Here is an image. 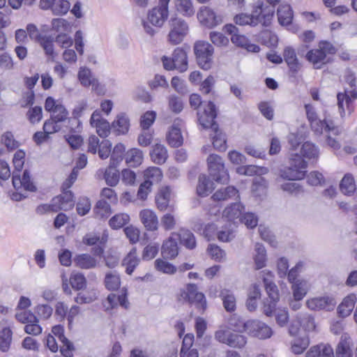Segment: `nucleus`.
I'll return each mask as SVG.
<instances>
[{
  "instance_id": "nucleus-1",
  "label": "nucleus",
  "mask_w": 357,
  "mask_h": 357,
  "mask_svg": "<svg viewBox=\"0 0 357 357\" xmlns=\"http://www.w3.org/2000/svg\"><path fill=\"white\" fill-rule=\"evenodd\" d=\"M198 115L200 124L205 128L211 129L210 135L213 139V147L219 151H225L227 149L226 139L225 135L219 130L218 125L215 121L217 111L214 103L209 101L204 107L203 113Z\"/></svg>"
},
{
  "instance_id": "nucleus-2",
  "label": "nucleus",
  "mask_w": 357,
  "mask_h": 357,
  "mask_svg": "<svg viewBox=\"0 0 357 357\" xmlns=\"http://www.w3.org/2000/svg\"><path fill=\"white\" fill-rule=\"evenodd\" d=\"M274 10L272 7L264 8V3H261L252 11L250 15L247 14H239L234 17L236 24L243 26L250 24L252 26L261 24L264 26L270 25Z\"/></svg>"
},
{
  "instance_id": "nucleus-3",
  "label": "nucleus",
  "mask_w": 357,
  "mask_h": 357,
  "mask_svg": "<svg viewBox=\"0 0 357 357\" xmlns=\"http://www.w3.org/2000/svg\"><path fill=\"white\" fill-rule=\"evenodd\" d=\"M167 41L172 45L181 44L189 32V25L183 18L174 16L168 21Z\"/></svg>"
},
{
  "instance_id": "nucleus-4",
  "label": "nucleus",
  "mask_w": 357,
  "mask_h": 357,
  "mask_svg": "<svg viewBox=\"0 0 357 357\" xmlns=\"http://www.w3.org/2000/svg\"><path fill=\"white\" fill-rule=\"evenodd\" d=\"M307 162L297 153H291L289 167L280 172V176L289 181L300 180L304 178Z\"/></svg>"
},
{
  "instance_id": "nucleus-5",
  "label": "nucleus",
  "mask_w": 357,
  "mask_h": 357,
  "mask_svg": "<svg viewBox=\"0 0 357 357\" xmlns=\"http://www.w3.org/2000/svg\"><path fill=\"white\" fill-rule=\"evenodd\" d=\"M234 319L230 321V325L234 328L235 331H247L253 337L259 339L269 338L272 335V330L266 324L258 320H249L246 322H241L240 325L233 323Z\"/></svg>"
},
{
  "instance_id": "nucleus-6",
  "label": "nucleus",
  "mask_w": 357,
  "mask_h": 357,
  "mask_svg": "<svg viewBox=\"0 0 357 357\" xmlns=\"http://www.w3.org/2000/svg\"><path fill=\"white\" fill-rule=\"evenodd\" d=\"M335 53V48L331 43L327 41H321L319 43L318 48L307 52L305 58L312 63L314 68L319 69L328 63L327 54Z\"/></svg>"
},
{
  "instance_id": "nucleus-7",
  "label": "nucleus",
  "mask_w": 357,
  "mask_h": 357,
  "mask_svg": "<svg viewBox=\"0 0 357 357\" xmlns=\"http://www.w3.org/2000/svg\"><path fill=\"white\" fill-rule=\"evenodd\" d=\"M193 49L199 66L204 70L210 69L213 63V46L206 41L199 40L195 43Z\"/></svg>"
},
{
  "instance_id": "nucleus-8",
  "label": "nucleus",
  "mask_w": 357,
  "mask_h": 357,
  "mask_svg": "<svg viewBox=\"0 0 357 357\" xmlns=\"http://www.w3.org/2000/svg\"><path fill=\"white\" fill-rule=\"evenodd\" d=\"M169 16V12H165L156 7L149 10L146 15V21L143 22V26L145 32L153 36L156 33V29L151 25L157 28L162 27Z\"/></svg>"
},
{
  "instance_id": "nucleus-9",
  "label": "nucleus",
  "mask_w": 357,
  "mask_h": 357,
  "mask_svg": "<svg viewBox=\"0 0 357 357\" xmlns=\"http://www.w3.org/2000/svg\"><path fill=\"white\" fill-rule=\"evenodd\" d=\"M206 161L209 174L213 180L222 183L229 180V174L220 156L216 154H210Z\"/></svg>"
},
{
  "instance_id": "nucleus-10",
  "label": "nucleus",
  "mask_w": 357,
  "mask_h": 357,
  "mask_svg": "<svg viewBox=\"0 0 357 357\" xmlns=\"http://www.w3.org/2000/svg\"><path fill=\"white\" fill-rule=\"evenodd\" d=\"M162 62L166 70H177L180 73H183L188 69V56L186 52L181 47L174 50L172 57H162Z\"/></svg>"
},
{
  "instance_id": "nucleus-11",
  "label": "nucleus",
  "mask_w": 357,
  "mask_h": 357,
  "mask_svg": "<svg viewBox=\"0 0 357 357\" xmlns=\"http://www.w3.org/2000/svg\"><path fill=\"white\" fill-rule=\"evenodd\" d=\"M226 33L231 35V41L236 46L245 49L250 52H259L260 47L250 43L249 40L244 36L238 33V29L233 24H229L224 26Z\"/></svg>"
},
{
  "instance_id": "nucleus-12",
  "label": "nucleus",
  "mask_w": 357,
  "mask_h": 357,
  "mask_svg": "<svg viewBox=\"0 0 357 357\" xmlns=\"http://www.w3.org/2000/svg\"><path fill=\"white\" fill-rule=\"evenodd\" d=\"M197 18L204 26L213 28L223 22L224 15L207 6H202L197 13Z\"/></svg>"
},
{
  "instance_id": "nucleus-13",
  "label": "nucleus",
  "mask_w": 357,
  "mask_h": 357,
  "mask_svg": "<svg viewBox=\"0 0 357 357\" xmlns=\"http://www.w3.org/2000/svg\"><path fill=\"white\" fill-rule=\"evenodd\" d=\"M337 302L333 297L323 296L308 299L306 301L307 307L312 310H333Z\"/></svg>"
},
{
  "instance_id": "nucleus-14",
  "label": "nucleus",
  "mask_w": 357,
  "mask_h": 357,
  "mask_svg": "<svg viewBox=\"0 0 357 357\" xmlns=\"http://www.w3.org/2000/svg\"><path fill=\"white\" fill-rule=\"evenodd\" d=\"M190 297V304L195 305L199 312L203 313L207 307V302L203 293L198 291L195 284L189 283L187 284Z\"/></svg>"
},
{
  "instance_id": "nucleus-15",
  "label": "nucleus",
  "mask_w": 357,
  "mask_h": 357,
  "mask_svg": "<svg viewBox=\"0 0 357 357\" xmlns=\"http://www.w3.org/2000/svg\"><path fill=\"white\" fill-rule=\"evenodd\" d=\"M183 126V121L181 119H176L171 126L167 135V140L169 144L173 147H178L183 144L181 128Z\"/></svg>"
},
{
  "instance_id": "nucleus-16",
  "label": "nucleus",
  "mask_w": 357,
  "mask_h": 357,
  "mask_svg": "<svg viewBox=\"0 0 357 357\" xmlns=\"http://www.w3.org/2000/svg\"><path fill=\"white\" fill-rule=\"evenodd\" d=\"M75 205L73 195L71 191L67 190L61 195L53 198V207L55 211L61 210L68 211Z\"/></svg>"
},
{
  "instance_id": "nucleus-17",
  "label": "nucleus",
  "mask_w": 357,
  "mask_h": 357,
  "mask_svg": "<svg viewBox=\"0 0 357 357\" xmlns=\"http://www.w3.org/2000/svg\"><path fill=\"white\" fill-rule=\"evenodd\" d=\"M139 218L144 227L151 231L158 229V219L155 213L150 209H143L139 213Z\"/></svg>"
},
{
  "instance_id": "nucleus-18",
  "label": "nucleus",
  "mask_w": 357,
  "mask_h": 357,
  "mask_svg": "<svg viewBox=\"0 0 357 357\" xmlns=\"http://www.w3.org/2000/svg\"><path fill=\"white\" fill-rule=\"evenodd\" d=\"M312 132L317 135H321L324 131L332 132L333 135H337L339 130L335 127L331 121L326 119L320 120L319 119L310 124Z\"/></svg>"
},
{
  "instance_id": "nucleus-19",
  "label": "nucleus",
  "mask_w": 357,
  "mask_h": 357,
  "mask_svg": "<svg viewBox=\"0 0 357 357\" xmlns=\"http://www.w3.org/2000/svg\"><path fill=\"white\" fill-rule=\"evenodd\" d=\"M172 236H176L180 243L188 250H193L197 246L195 236L189 229L181 228L177 232H173Z\"/></svg>"
},
{
  "instance_id": "nucleus-20",
  "label": "nucleus",
  "mask_w": 357,
  "mask_h": 357,
  "mask_svg": "<svg viewBox=\"0 0 357 357\" xmlns=\"http://www.w3.org/2000/svg\"><path fill=\"white\" fill-rule=\"evenodd\" d=\"M52 332L63 344L60 349L61 354L66 357H70L73 344L63 335V328L59 325L55 326L52 328Z\"/></svg>"
},
{
  "instance_id": "nucleus-21",
  "label": "nucleus",
  "mask_w": 357,
  "mask_h": 357,
  "mask_svg": "<svg viewBox=\"0 0 357 357\" xmlns=\"http://www.w3.org/2000/svg\"><path fill=\"white\" fill-rule=\"evenodd\" d=\"M13 185L15 189L23 187L26 190L34 192L36 190L35 185L31 180V176L28 170H25L23 173L22 178L20 175L13 172Z\"/></svg>"
},
{
  "instance_id": "nucleus-22",
  "label": "nucleus",
  "mask_w": 357,
  "mask_h": 357,
  "mask_svg": "<svg viewBox=\"0 0 357 357\" xmlns=\"http://www.w3.org/2000/svg\"><path fill=\"white\" fill-rule=\"evenodd\" d=\"M172 236H170L163 243L161 248V252L164 258L172 259L178 255V245L177 239Z\"/></svg>"
},
{
  "instance_id": "nucleus-23",
  "label": "nucleus",
  "mask_w": 357,
  "mask_h": 357,
  "mask_svg": "<svg viewBox=\"0 0 357 357\" xmlns=\"http://www.w3.org/2000/svg\"><path fill=\"white\" fill-rule=\"evenodd\" d=\"M262 273L263 281L268 298L272 301H278L279 292L278 287L273 282V275L271 271H264Z\"/></svg>"
},
{
  "instance_id": "nucleus-24",
  "label": "nucleus",
  "mask_w": 357,
  "mask_h": 357,
  "mask_svg": "<svg viewBox=\"0 0 357 357\" xmlns=\"http://www.w3.org/2000/svg\"><path fill=\"white\" fill-rule=\"evenodd\" d=\"M78 79L82 86L85 87L91 86L93 91L98 90L100 86L98 80L92 75L90 69L80 68L78 72Z\"/></svg>"
},
{
  "instance_id": "nucleus-25",
  "label": "nucleus",
  "mask_w": 357,
  "mask_h": 357,
  "mask_svg": "<svg viewBox=\"0 0 357 357\" xmlns=\"http://www.w3.org/2000/svg\"><path fill=\"white\" fill-rule=\"evenodd\" d=\"M73 261L74 265L81 269H92L95 268L98 261L89 254H79L74 257Z\"/></svg>"
},
{
  "instance_id": "nucleus-26",
  "label": "nucleus",
  "mask_w": 357,
  "mask_h": 357,
  "mask_svg": "<svg viewBox=\"0 0 357 357\" xmlns=\"http://www.w3.org/2000/svg\"><path fill=\"white\" fill-rule=\"evenodd\" d=\"M244 206L241 203L233 204L225 208L222 216L229 221L241 222L243 215Z\"/></svg>"
},
{
  "instance_id": "nucleus-27",
  "label": "nucleus",
  "mask_w": 357,
  "mask_h": 357,
  "mask_svg": "<svg viewBox=\"0 0 357 357\" xmlns=\"http://www.w3.org/2000/svg\"><path fill=\"white\" fill-rule=\"evenodd\" d=\"M351 346V337L347 334L342 335L336 348V357H352Z\"/></svg>"
},
{
  "instance_id": "nucleus-28",
  "label": "nucleus",
  "mask_w": 357,
  "mask_h": 357,
  "mask_svg": "<svg viewBox=\"0 0 357 357\" xmlns=\"http://www.w3.org/2000/svg\"><path fill=\"white\" fill-rule=\"evenodd\" d=\"M150 156L152 161L157 165L165 163L168 158V153L165 145L155 144L152 146L150 151Z\"/></svg>"
},
{
  "instance_id": "nucleus-29",
  "label": "nucleus",
  "mask_w": 357,
  "mask_h": 357,
  "mask_svg": "<svg viewBox=\"0 0 357 357\" xmlns=\"http://www.w3.org/2000/svg\"><path fill=\"white\" fill-rule=\"evenodd\" d=\"M130 121L124 114L117 115L116 119L112 123V130L116 135H125L128 132Z\"/></svg>"
},
{
  "instance_id": "nucleus-30",
  "label": "nucleus",
  "mask_w": 357,
  "mask_h": 357,
  "mask_svg": "<svg viewBox=\"0 0 357 357\" xmlns=\"http://www.w3.org/2000/svg\"><path fill=\"white\" fill-rule=\"evenodd\" d=\"M305 357H334L333 349L328 344L313 346L306 353Z\"/></svg>"
},
{
  "instance_id": "nucleus-31",
  "label": "nucleus",
  "mask_w": 357,
  "mask_h": 357,
  "mask_svg": "<svg viewBox=\"0 0 357 357\" xmlns=\"http://www.w3.org/2000/svg\"><path fill=\"white\" fill-rule=\"evenodd\" d=\"M356 302V296L355 294H349L345 297L337 307V313L339 315L342 317L349 316L353 311Z\"/></svg>"
},
{
  "instance_id": "nucleus-32",
  "label": "nucleus",
  "mask_w": 357,
  "mask_h": 357,
  "mask_svg": "<svg viewBox=\"0 0 357 357\" xmlns=\"http://www.w3.org/2000/svg\"><path fill=\"white\" fill-rule=\"evenodd\" d=\"M139 261L140 259L137 256V250L135 248H133L122 261V265L126 266V273L131 275L135 268L138 266Z\"/></svg>"
},
{
  "instance_id": "nucleus-33",
  "label": "nucleus",
  "mask_w": 357,
  "mask_h": 357,
  "mask_svg": "<svg viewBox=\"0 0 357 357\" xmlns=\"http://www.w3.org/2000/svg\"><path fill=\"white\" fill-rule=\"evenodd\" d=\"M253 259L255 269L259 270L266 266L267 260L266 251L264 246L259 243H257L255 245Z\"/></svg>"
},
{
  "instance_id": "nucleus-34",
  "label": "nucleus",
  "mask_w": 357,
  "mask_h": 357,
  "mask_svg": "<svg viewBox=\"0 0 357 357\" xmlns=\"http://www.w3.org/2000/svg\"><path fill=\"white\" fill-rule=\"evenodd\" d=\"M238 191L234 186H227L217 190L212 198L215 201H227L234 197H238Z\"/></svg>"
},
{
  "instance_id": "nucleus-35",
  "label": "nucleus",
  "mask_w": 357,
  "mask_h": 357,
  "mask_svg": "<svg viewBox=\"0 0 357 357\" xmlns=\"http://www.w3.org/2000/svg\"><path fill=\"white\" fill-rule=\"evenodd\" d=\"M171 197V190L166 186L162 188L155 196V203L157 207L160 211H165L167 208Z\"/></svg>"
},
{
  "instance_id": "nucleus-36",
  "label": "nucleus",
  "mask_w": 357,
  "mask_h": 357,
  "mask_svg": "<svg viewBox=\"0 0 357 357\" xmlns=\"http://www.w3.org/2000/svg\"><path fill=\"white\" fill-rule=\"evenodd\" d=\"M220 296L222 301L224 308L227 312H231L236 308V299L234 294L226 289L221 290Z\"/></svg>"
},
{
  "instance_id": "nucleus-37",
  "label": "nucleus",
  "mask_w": 357,
  "mask_h": 357,
  "mask_svg": "<svg viewBox=\"0 0 357 357\" xmlns=\"http://www.w3.org/2000/svg\"><path fill=\"white\" fill-rule=\"evenodd\" d=\"M283 56L291 70L297 72L299 70L300 63L294 49L291 47H285L283 52Z\"/></svg>"
},
{
  "instance_id": "nucleus-38",
  "label": "nucleus",
  "mask_w": 357,
  "mask_h": 357,
  "mask_svg": "<svg viewBox=\"0 0 357 357\" xmlns=\"http://www.w3.org/2000/svg\"><path fill=\"white\" fill-rule=\"evenodd\" d=\"M116 165L114 162H111L104 173L105 182L111 187L116 186L119 182L120 174L119 170L116 169Z\"/></svg>"
},
{
  "instance_id": "nucleus-39",
  "label": "nucleus",
  "mask_w": 357,
  "mask_h": 357,
  "mask_svg": "<svg viewBox=\"0 0 357 357\" xmlns=\"http://www.w3.org/2000/svg\"><path fill=\"white\" fill-rule=\"evenodd\" d=\"M13 340V331L10 326H6L2 328L0 331V351L8 352L10 348Z\"/></svg>"
},
{
  "instance_id": "nucleus-40",
  "label": "nucleus",
  "mask_w": 357,
  "mask_h": 357,
  "mask_svg": "<svg viewBox=\"0 0 357 357\" xmlns=\"http://www.w3.org/2000/svg\"><path fill=\"white\" fill-rule=\"evenodd\" d=\"M174 6L176 11L185 17H192L195 12L192 0H174Z\"/></svg>"
},
{
  "instance_id": "nucleus-41",
  "label": "nucleus",
  "mask_w": 357,
  "mask_h": 357,
  "mask_svg": "<svg viewBox=\"0 0 357 357\" xmlns=\"http://www.w3.org/2000/svg\"><path fill=\"white\" fill-rule=\"evenodd\" d=\"M126 162L130 167H137L143 161V152L136 148H133L127 151L125 155Z\"/></svg>"
},
{
  "instance_id": "nucleus-42",
  "label": "nucleus",
  "mask_w": 357,
  "mask_h": 357,
  "mask_svg": "<svg viewBox=\"0 0 357 357\" xmlns=\"http://www.w3.org/2000/svg\"><path fill=\"white\" fill-rule=\"evenodd\" d=\"M213 183L204 174L199 176L197 191L199 195L205 197L214 189Z\"/></svg>"
},
{
  "instance_id": "nucleus-43",
  "label": "nucleus",
  "mask_w": 357,
  "mask_h": 357,
  "mask_svg": "<svg viewBox=\"0 0 357 357\" xmlns=\"http://www.w3.org/2000/svg\"><path fill=\"white\" fill-rule=\"evenodd\" d=\"M310 339L306 335L295 337L291 342V351L294 354H302L309 346Z\"/></svg>"
},
{
  "instance_id": "nucleus-44",
  "label": "nucleus",
  "mask_w": 357,
  "mask_h": 357,
  "mask_svg": "<svg viewBox=\"0 0 357 357\" xmlns=\"http://www.w3.org/2000/svg\"><path fill=\"white\" fill-rule=\"evenodd\" d=\"M278 21L282 25H289L293 19V12L287 4L280 5L277 12Z\"/></svg>"
},
{
  "instance_id": "nucleus-45",
  "label": "nucleus",
  "mask_w": 357,
  "mask_h": 357,
  "mask_svg": "<svg viewBox=\"0 0 357 357\" xmlns=\"http://www.w3.org/2000/svg\"><path fill=\"white\" fill-rule=\"evenodd\" d=\"M268 183L266 180L261 177H256L252 185V192L255 197H262L266 195Z\"/></svg>"
},
{
  "instance_id": "nucleus-46",
  "label": "nucleus",
  "mask_w": 357,
  "mask_h": 357,
  "mask_svg": "<svg viewBox=\"0 0 357 357\" xmlns=\"http://www.w3.org/2000/svg\"><path fill=\"white\" fill-rule=\"evenodd\" d=\"M340 188L344 195H350L354 192L356 188L354 176L349 174H345L340 182Z\"/></svg>"
},
{
  "instance_id": "nucleus-47",
  "label": "nucleus",
  "mask_w": 357,
  "mask_h": 357,
  "mask_svg": "<svg viewBox=\"0 0 357 357\" xmlns=\"http://www.w3.org/2000/svg\"><path fill=\"white\" fill-rule=\"evenodd\" d=\"M298 318L300 319L301 327L307 332L314 331L316 328V324L314 317L307 312L298 313Z\"/></svg>"
},
{
  "instance_id": "nucleus-48",
  "label": "nucleus",
  "mask_w": 357,
  "mask_h": 357,
  "mask_svg": "<svg viewBox=\"0 0 357 357\" xmlns=\"http://www.w3.org/2000/svg\"><path fill=\"white\" fill-rule=\"evenodd\" d=\"M301 152L303 157L308 160H317L319 155L317 146L310 142H306L303 144Z\"/></svg>"
},
{
  "instance_id": "nucleus-49",
  "label": "nucleus",
  "mask_w": 357,
  "mask_h": 357,
  "mask_svg": "<svg viewBox=\"0 0 357 357\" xmlns=\"http://www.w3.org/2000/svg\"><path fill=\"white\" fill-rule=\"evenodd\" d=\"M94 213L98 218H107L112 213L109 204L104 199L99 200L94 208Z\"/></svg>"
},
{
  "instance_id": "nucleus-50",
  "label": "nucleus",
  "mask_w": 357,
  "mask_h": 357,
  "mask_svg": "<svg viewBox=\"0 0 357 357\" xmlns=\"http://www.w3.org/2000/svg\"><path fill=\"white\" fill-rule=\"evenodd\" d=\"M292 284L293 294L295 300L301 301L307 294L308 286L305 280H301Z\"/></svg>"
},
{
  "instance_id": "nucleus-51",
  "label": "nucleus",
  "mask_w": 357,
  "mask_h": 357,
  "mask_svg": "<svg viewBox=\"0 0 357 357\" xmlns=\"http://www.w3.org/2000/svg\"><path fill=\"white\" fill-rule=\"evenodd\" d=\"M129 221L130 216L128 214L125 213H118L109 220V225L112 229H118L128 224Z\"/></svg>"
},
{
  "instance_id": "nucleus-52",
  "label": "nucleus",
  "mask_w": 357,
  "mask_h": 357,
  "mask_svg": "<svg viewBox=\"0 0 357 357\" xmlns=\"http://www.w3.org/2000/svg\"><path fill=\"white\" fill-rule=\"evenodd\" d=\"M146 180L144 181H149L150 185H153L154 183H158L162 178V173L160 168L152 167L148 168L144 172Z\"/></svg>"
},
{
  "instance_id": "nucleus-53",
  "label": "nucleus",
  "mask_w": 357,
  "mask_h": 357,
  "mask_svg": "<svg viewBox=\"0 0 357 357\" xmlns=\"http://www.w3.org/2000/svg\"><path fill=\"white\" fill-rule=\"evenodd\" d=\"M1 142L4 144L9 151L16 149L20 146V143L15 139L14 135L10 131H6L1 135Z\"/></svg>"
},
{
  "instance_id": "nucleus-54",
  "label": "nucleus",
  "mask_w": 357,
  "mask_h": 357,
  "mask_svg": "<svg viewBox=\"0 0 357 357\" xmlns=\"http://www.w3.org/2000/svg\"><path fill=\"white\" fill-rule=\"evenodd\" d=\"M105 284L107 289L114 291L119 289L121 284L119 276L114 273H108L105 275Z\"/></svg>"
},
{
  "instance_id": "nucleus-55",
  "label": "nucleus",
  "mask_w": 357,
  "mask_h": 357,
  "mask_svg": "<svg viewBox=\"0 0 357 357\" xmlns=\"http://www.w3.org/2000/svg\"><path fill=\"white\" fill-rule=\"evenodd\" d=\"M69 281L72 287L76 290L83 289L86 285V280L82 273L72 274Z\"/></svg>"
},
{
  "instance_id": "nucleus-56",
  "label": "nucleus",
  "mask_w": 357,
  "mask_h": 357,
  "mask_svg": "<svg viewBox=\"0 0 357 357\" xmlns=\"http://www.w3.org/2000/svg\"><path fill=\"white\" fill-rule=\"evenodd\" d=\"M15 68V63L12 56L8 52L0 54V70L10 71Z\"/></svg>"
},
{
  "instance_id": "nucleus-57",
  "label": "nucleus",
  "mask_w": 357,
  "mask_h": 357,
  "mask_svg": "<svg viewBox=\"0 0 357 357\" xmlns=\"http://www.w3.org/2000/svg\"><path fill=\"white\" fill-rule=\"evenodd\" d=\"M155 267L158 271L167 274H174L176 272V268L173 264L160 259L155 261Z\"/></svg>"
},
{
  "instance_id": "nucleus-58",
  "label": "nucleus",
  "mask_w": 357,
  "mask_h": 357,
  "mask_svg": "<svg viewBox=\"0 0 357 357\" xmlns=\"http://www.w3.org/2000/svg\"><path fill=\"white\" fill-rule=\"evenodd\" d=\"M54 41V38L51 36H44L43 37H40L39 39V43L44 49L45 54L51 56L52 57H54L55 56L53 45Z\"/></svg>"
},
{
  "instance_id": "nucleus-59",
  "label": "nucleus",
  "mask_w": 357,
  "mask_h": 357,
  "mask_svg": "<svg viewBox=\"0 0 357 357\" xmlns=\"http://www.w3.org/2000/svg\"><path fill=\"white\" fill-rule=\"evenodd\" d=\"M161 226L165 231L172 230L175 228L176 220L172 213H165L160 218Z\"/></svg>"
},
{
  "instance_id": "nucleus-60",
  "label": "nucleus",
  "mask_w": 357,
  "mask_h": 357,
  "mask_svg": "<svg viewBox=\"0 0 357 357\" xmlns=\"http://www.w3.org/2000/svg\"><path fill=\"white\" fill-rule=\"evenodd\" d=\"M337 105L340 116L344 117L345 116L344 105L349 109L350 103V97L347 92L339 93L337 95Z\"/></svg>"
},
{
  "instance_id": "nucleus-61",
  "label": "nucleus",
  "mask_w": 357,
  "mask_h": 357,
  "mask_svg": "<svg viewBox=\"0 0 357 357\" xmlns=\"http://www.w3.org/2000/svg\"><path fill=\"white\" fill-rule=\"evenodd\" d=\"M246 342V337L244 335L231 333L227 344L231 347L242 348Z\"/></svg>"
},
{
  "instance_id": "nucleus-62",
  "label": "nucleus",
  "mask_w": 357,
  "mask_h": 357,
  "mask_svg": "<svg viewBox=\"0 0 357 357\" xmlns=\"http://www.w3.org/2000/svg\"><path fill=\"white\" fill-rule=\"evenodd\" d=\"M16 319L22 324L38 322L37 317L31 311H23L15 314Z\"/></svg>"
},
{
  "instance_id": "nucleus-63",
  "label": "nucleus",
  "mask_w": 357,
  "mask_h": 357,
  "mask_svg": "<svg viewBox=\"0 0 357 357\" xmlns=\"http://www.w3.org/2000/svg\"><path fill=\"white\" fill-rule=\"evenodd\" d=\"M70 3L67 0H59L52 7V13L56 15H62L68 13Z\"/></svg>"
},
{
  "instance_id": "nucleus-64",
  "label": "nucleus",
  "mask_w": 357,
  "mask_h": 357,
  "mask_svg": "<svg viewBox=\"0 0 357 357\" xmlns=\"http://www.w3.org/2000/svg\"><path fill=\"white\" fill-rule=\"evenodd\" d=\"M168 105L171 111L174 113H179L183 108V104L181 99L174 95H172L168 98Z\"/></svg>"
}]
</instances>
